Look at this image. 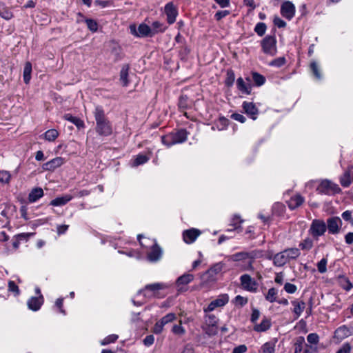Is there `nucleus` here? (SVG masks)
<instances>
[{
	"instance_id": "obj_21",
	"label": "nucleus",
	"mask_w": 353,
	"mask_h": 353,
	"mask_svg": "<svg viewBox=\"0 0 353 353\" xmlns=\"http://www.w3.org/2000/svg\"><path fill=\"white\" fill-rule=\"evenodd\" d=\"M246 80L248 83H245L243 78L239 77L236 80V86L239 91L242 93L250 94L252 90V86L250 84V79L249 78H246Z\"/></svg>"
},
{
	"instance_id": "obj_10",
	"label": "nucleus",
	"mask_w": 353,
	"mask_h": 353,
	"mask_svg": "<svg viewBox=\"0 0 353 353\" xmlns=\"http://www.w3.org/2000/svg\"><path fill=\"white\" fill-rule=\"evenodd\" d=\"M317 190L322 194H330L339 192L340 188L336 184L333 183L330 181L323 180L320 183Z\"/></svg>"
},
{
	"instance_id": "obj_17",
	"label": "nucleus",
	"mask_w": 353,
	"mask_h": 353,
	"mask_svg": "<svg viewBox=\"0 0 353 353\" xmlns=\"http://www.w3.org/2000/svg\"><path fill=\"white\" fill-rule=\"evenodd\" d=\"M201 234V231L198 229L192 228L185 230L183 233V238L186 243H192L195 241L197 237Z\"/></svg>"
},
{
	"instance_id": "obj_38",
	"label": "nucleus",
	"mask_w": 353,
	"mask_h": 353,
	"mask_svg": "<svg viewBox=\"0 0 353 353\" xmlns=\"http://www.w3.org/2000/svg\"><path fill=\"white\" fill-rule=\"evenodd\" d=\"M59 136V132L55 129H50L43 134L44 139L48 141H54Z\"/></svg>"
},
{
	"instance_id": "obj_48",
	"label": "nucleus",
	"mask_w": 353,
	"mask_h": 353,
	"mask_svg": "<svg viewBox=\"0 0 353 353\" xmlns=\"http://www.w3.org/2000/svg\"><path fill=\"white\" fill-rule=\"evenodd\" d=\"M189 106L188 97L186 95H181L179 100V107L181 109H187Z\"/></svg>"
},
{
	"instance_id": "obj_45",
	"label": "nucleus",
	"mask_w": 353,
	"mask_h": 353,
	"mask_svg": "<svg viewBox=\"0 0 353 353\" xmlns=\"http://www.w3.org/2000/svg\"><path fill=\"white\" fill-rule=\"evenodd\" d=\"M149 158L144 154H138L133 162V166H138L139 165L146 163Z\"/></svg>"
},
{
	"instance_id": "obj_8",
	"label": "nucleus",
	"mask_w": 353,
	"mask_h": 353,
	"mask_svg": "<svg viewBox=\"0 0 353 353\" xmlns=\"http://www.w3.org/2000/svg\"><path fill=\"white\" fill-rule=\"evenodd\" d=\"M130 33L137 37H152L150 27L145 23H141L138 28L134 24L130 26Z\"/></svg>"
},
{
	"instance_id": "obj_34",
	"label": "nucleus",
	"mask_w": 353,
	"mask_h": 353,
	"mask_svg": "<svg viewBox=\"0 0 353 353\" xmlns=\"http://www.w3.org/2000/svg\"><path fill=\"white\" fill-rule=\"evenodd\" d=\"M166 29V27L159 21H154L152 23L150 27V31L152 32V37L159 32H163Z\"/></svg>"
},
{
	"instance_id": "obj_22",
	"label": "nucleus",
	"mask_w": 353,
	"mask_h": 353,
	"mask_svg": "<svg viewBox=\"0 0 353 353\" xmlns=\"http://www.w3.org/2000/svg\"><path fill=\"white\" fill-rule=\"evenodd\" d=\"M43 302V297L42 295H40L39 297H31L28 301V308L33 311H37L40 309Z\"/></svg>"
},
{
	"instance_id": "obj_55",
	"label": "nucleus",
	"mask_w": 353,
	"mask_h": 353,
	"mask_svg": "<svg viewBox=\"0 0 353 353\" xmlns=\"http://www.w3.org/2000/svg\"><path fill=\"white\" fill-rule=\"evenodd\" d=\"M341 216L345 221H349L351 225H353V216L352 211L346 210L343 212L341 214Z\"/></svg>"
},
{
	"instance_id": "obj_20",
	"label": "nucleus",
	"mask_w": 353,
	"mask_h": 353,
	"mask_svg": "<svg viewBox=\"0 0 353 353\" xmlns=\"http://www.w3.org/2000/svg\"><path fill=\"white\" fill-rule=\"evenodd\" d=\"M242 107L245 112L248 115L250 116L252 119L255 120L256 119V116L259 114V110L254 103L252 102L244 101L243 103Z\"/></svg>"
},
{
	"instance_id": "obj_56",
	"label": "nucleus",
	"mask_w": 353,
	"mask_h": 353,
	"mask_svg": "<svg viewBox=\"0 0 353 353\" xmlns=\"http://www.w3.org/2000/svg\"><path fill=\"white\" fill-rule=\"evenodd\" d=\"M284 290L289 294H293L296 291L297 287L292 283H286L284 285Z\"/></svg>"
},
{
	"instance_id": "obj_13",
	"label": "nucleus",
	"mask_w": 353,
	"mask_h": 353,
	"mask_svg": "<svg viewBox=\"0 0 353 353\" xmlns=\"http://www.w3.org/2000/svg\"><path fill=\"white\" fill-rule=\"evenodd\" d=\"M194 275L189 273L184 274L179 276L176 281V285L178 287L177 291L179 292H185L187 289L184 287V285H186L192 282L194 280Z\"/></svg>"
},
{
	"instance_id": "obj_40",
	"label": "nucleus",
	"mask_w": 353,
	"mask_h": 353,
	"mask_svg": "<svg viewBox=\"0 0 353 353\" xmlns=\"http://www.w3.org/2000/svg\"><path fill=\"white\" fill-rule=\"evenodd\" d=\"M234 80H235L234 72H233L232 70H228L227 71L226 78L225 80V85L228 87H231L233 85Z\"/></svg>"
},
{
	"instance_id": "obj_3",
	"label": "nucleus",
	"mask_w": 353,
	"mask_h": 353,
	"mask_svg": "<svg viewBox=\"0 0 353 353\" xmlns=\"http://www.w3.org/2000/svg\"><path fill=\"white\" fill-rule=\"evenodd\" d=\"M225 263L219 262L214 264L210 269L201 276L202 285H210L217 280V275L223 270Z\"/></svg>"
},
{
	"instance_id": "obj_12",
	"label": "nucleus",
	"mask_w": 353,
	"mask_h": 353,
	"mask_svg": "<svg viewBox=\"0 0 353 353\" xmlns=\"http://www.w3.org/2000/svg\"><path fill=\"white\" fill-rule=\"evenodd\" d=\"M240 281L243 289L250 292H255L256 290V282L249 274L241 275Z\"/></svg>"
},
{
	"instance_id": "obj_60",
	"label": "nucleus",
	"mask_w": 353,
	"mask_h": 353,
	"mask_svg": "<svg viewBox=\"0 0 353 353\" xmlns=\"http://www.w3.org/2000/svg\"><path fill=\"white\" fill-rule=\"evenodd\" d=\"M172 332L176 334L182 335L185 333V329L181 325H174Z\"/></svg>"
},
{
	"instance_id": "obj_49",
	"label": "nucleus",
	"mask_w": 353,
	"mask_h": 353,
	"mask_svg": "<svg viewBox=\"0 0 353 353\" xmlns=\"http://www.w3.org/2000/svg\"><path fill=\"white\" fill-rule=\"evenodd\" d=\"M11 175L8 171H0V182L8 183L10 182Z\"/></svg>"
},
{
	"instance_id": "obj_37",
	"label": "nucleus",
	"mask_w": 353,
	"mask_h": 353,
	"mask_svg": "<svg viewBox=\"0 0 353 353\" xmlns=\"http://www.w3.org/2000/svg\"><path fill=\"white\" fill-rule=\"evenodd\" d=\"M32 64L30 62H26L23 69V81L28 84L31 79Z\"/></svg>"
},
{
	"instance_id": "obj_46",
	"label": "nucleus",
	"mask_w": 353,
	"mask_h": 353,
	"mask_svg": "<svg viewBox=\"0 0 353 353\" xmlns=\"http://www.w3.org/2000/svg\"><path fill=\"white\" fill-rule=\"evenodd\" d=\"M266 28L267 27L265 23L260 22L256 25L254 28V31L259 36L262 37L263 35L265 34Z\"/></svg>"
},
{
	"instance_id": "obj_62",
	"label": "nucleus",
	"mask_w": 353,
	"mask_h": 353,
	"mask_svg": "<svg viewBox=\"0 0 353 353\" xmlns=\"http://www.w3.org/2000/svg\"><path fill=\"white\" fill-rule=\"evenodd\" d=\"M235 303L241 306H243L248 303V299L240 295H238L235 297Z\"/></svg>"
},
{
	"instance_id": "obj_42",
	"label": "nucleus",
	"mask_w": 353,
	"mask_h": 353,
	"mask_svg": "<svg viewBox=\"0 0 353 353\" xmlns=\"http://www.w3.org/2000/svg\"><path fill=\"white\" fill-rule=\"evenodd\" d=\"M276 295L277 290L275 288H272L269 289L267 294L265 295V299L270 303H273L276 301Z\"/></svg>"
},
{
	"instance_id": "obj_2",
	"label": "nucleus",
	"mask_w": 353,
	"mask_h": 353,
	"mask_svg": "<svg viewBox=\"0 0 353 353\" xmlns=\"http://www.w3.org/2000/svg\"><path fill=\"white\" fill-rule=\"evenodd\" d=\"M262 256V251L253 250L252 252H240L235 253L230 256V259L234 262L245 261L248 259L247 265L244 267V270H253V262L256 258H259Z\"/></svg>"
},
{
	"instance_id": "obj_24",
	"label": "nucleus",
	"mask_w": 353,
	"mask_h": 353,
	"mask_svg": "<svg viewBox=\"0 0 353 353\" xmlns=\"http://www.w3.org/2000/svg\"><path fill=\"white\" fill-rule=\"evenodd\" d=\"M289 261L284 251H281L274 254V265L276 267H283Z\"/></svg>"
},
{
	"instance_id": "obj_61",
	"label": "nucleus",
	"mask_w": 353,
	"mask_h": 353,
	"mask_svg": "<svg viewBox=\"0 0 353 353\" xmlns=\"http://www.w3.org/2000/svg\"><path fill=\"white\" fill-rule=\"evenodd\" d=\"M260 316V312L259 310L254 308L252 309V312L251 315V321L256 324V321L259 319Z\"/></svg>"
},
{
	"instance_id": "obj_31",
	"label": "nucleus",
	"mask_w": 353,
	"mask_h": 353,
	"mask_svg": "<svg viewBox=\"0 0 353 353\" xmlns=\"http://www.w3.org/2000/svg\"><path fill=\"white\" fill-rule=\"evenodd\" d=\"M243 222V220L241 219L239 216L235 215L231 220L230 226L232 227L230 229H228V231H233L238 230V232L241 231V223Z\"/></svg>"
},
{
	"instance_id": "obj_30",
	"label": "nucleus",
	"mask_w": 353,
	"mask_h": 353,
	"mask_svg": "<svg viewBox=\"0 0 353 353\" xmlns=\"http://www.w3.org/2000/svg\"><path fill=\"white\" fill-rule=\"evenodd\" d=\"M63 117L65 120L74 123L79 129L83 128L85 127V124L83 120L78 117H73L70 114H65Z\"/></svg>"
},
{
	"instance_id": "obj_52",
	"label": "nucleus",
	"mask_w": 353,
	"mask_h": 353,
	"mask_svg": "<svg viewBox=\"0 0 353 353\" xmlns=\"http://www.w3.org/2000/svg\"><path fill=\"white\" fill-rule=\"evenodd\" d=\"M262 353H274V345L271 343H265L261 347Z\"/></svg>"
},
{
	"instance_id": "obj_63",
	"label": "nucleus",
	"mask_w": 353,
	"mask_h": 353,
	"mask_svg": "<svg viewBox=\"0 0 353 353\" xmlns=\"http://www.w3.org/2000/svg\"><path fill=\"white\" fill-rule=\"evenodd\" d=\"M231 117L237 121H239L242 123H245V121H246V119L245 117L243 115V114H238V113H234L232 114Z\"/></svg>"
},
{
	"instance_id": "obj_35",
	"label": "nucleus",
	"mask_w": 353,
	"mask_h": 353,
	"mask_svg": "<svg viewBox=\"0 0 353 353\" xmlns=\"http://www.w3.org/2000/svg\"><path fill=\"white\" fill-rule=\"evenodd\" d=\"M128 70L129 66L128 65H124L120 72V81L122 83L123 86H127L129 81L128 79Z\"/></svg>"
},
{
	"instance_id": "obj_26",
	"label": "nucleus",
	"mask_w": 353,
	"mask_h": 353,
	"mask_svg": "<svg viewBox=\"0 0 353 353\" xmlns=\"http://www.w3.org/2000/svg\"><path fill=\"white\" fill-rule=\"evenodd\" d=\"M271 321L269 319L264 317L261 323H256L254 330L258 332H265L270 328Z\"/></svg>"
},
{
	"instance_id": "obj_53",
	"label": "nucleus",
	"mask_w": 353,
	"mask_h": 353,
	"mask_svg": "<svg viewBox=\"0 0 353 353\" xmlns=\"http://www.w3.org/2000/svg\"><path fill=\"white\" fill-rule=\"evenodd\" d=\"M319 337L316 333H310L307 336V341L310 344L316 345L319 343Z\"/></svg>"
},
{
	"instance_id": "obj_36",
	"label": "nucleus",
	"mask_w": 353,
	"mask_h": 353,
	"mask_svg": "<svg viewBox=\"0 0 353 353\" xmlns=\"http://www.w3.org/2000/svg\"><path fill=\"white\" fill-rule=\"evenodd\" d=\"M0 16L7 20L13 16L11 10L3 3H0Z\"/></svg>"
},
{
	"instance_id": "obj_5",
	"label": "nucleus",
	"mask_w": 353,
	"mask_h": 353,
	"mask_svg": "<svg viewBox=\"0 0 353 353\" xmlns=\"http://www.w3.org/2000/svg\"><path fill=\"white\" fill-rule=\"evenodd\" d=\"M327 230L326 223L321 219H314L309 230L310 234L316 239L323 236Z\"/></svg>"
},
{
	"instance_id": "obj_47",
	"label": "nucleus",
	"mask_w": 353,
	"mask_h": 353,
	"mask_svg": "<svg viewBox=\"0 0 353 353\" xmlns=\"http://www.w3.org/2000/svg\"><path fill=\"white\" fill-rule=\"evenodd\" d=\"M310 69H311L314 76L317 79H321V74L320 73V70H319L318 64L315 61H313L310 63Z\"/></svg>"
},
{
	"instance_id": "obj_32",
	"label": "nucleus",
	"mask_w": 353,
	"mask_h": 353,
	"mask_svg": "<svg viewBox=\"0 0 353 353\" xmlns=\"http://www.w3.org/2000/svg\"><path fill=\"white\" fill-rule=\"evenodd\" d=\"M306 347V349L305 350V353H307L309 352L308 346L305 344V339L303 336H299L296 339L295 343H294V352L295 353H300L303 350V346Z\"/></svg>"
},
{
	"instance_id": "obj_16",
	"label": "nucleus",
	"mask_w": 353,
	"mask_h": 353,
	"mask_svg": "<svg viewBox=\"0 0 353 353\" xmlns=\"http://www.w3.org/2000/svg\"><path fill=\"white\" fill-rule=\"evenodd\" d=\"M165 13L167 16V21L169 24H172L175 22L176 16L178 14L176 7L172 2L167 3L165 6Z\"/></svg>"
},
{
	"instance_id": "obj_25",
	"label": "nucleus",
	"mask_w": 353,
	"mask_h": 353,
	"mask_svg": "<svg viewBox=\"0 0 353 353\" xmlns=\"http://www.w3.org/2000/svg\"><path fill=\"white\" fill-rule=\"evenodd\" d=\"M304 202V199L299 194L295 195L288 201V205L290 209L294 210L301 206Z\"/></svg>"
},
{
	"instance_id": "obj_54",
	"label": "nucleus",
	"mask_w": 353,
	"mask_h": 353,
	"mask_svg": "<svg viewBox=\"0 0 353 353\" xmlns=\"http://www.w3.org/2000/svg\"><path fill=\"white\" fill-rule=\"evenodd\" d=\"M118 339V336L116 335V334H111V335H109L108 336L105 337L102 341H101V345H108L110 343H114Z\"/></svg>"
},
{
	"instance_id": "obj_39",
	"label": "nucleus",
	"mask_w": 353,
	"mask_h": 353,
	"mask_svg": "<svg viewBox=\"0 0 353 353\" xmlns=\"http://www.w3.org/2000/svg\"><path fill=\"white\" fill-rule=\"evenodd\" d=\"M340 182L342 186L347 188L351 184V175L349 171H346L341 177Z\"/></svg>"
},
{
	"instance_id": "obj_4",
	"label": "nucleus",
	"mask_w": 353,
	"mask_h": 353,
	"mask_svg": "<svg viewBox=\"0 0 353 353\" xmlns=\"http://www.w3.org/2000/svg\"><path fill=\"white\" fill-rule=\"evenodd\" d=\"M188 139V132L181 129L175 132H171L161 137L162 143L168 147L185 142Z\"/></svg>"
},
{
	"instance_id": "obj_1",
	"label": "nucleus",
	"mask_w": 353,
	"mask_h": 353,
	"mask_svg": "<svg viewBox=\"0 0 353 353\" xmlns=\"http://www.w3.org/2000/svg\"><path fill=\"white\" fill-rule=\"evenodd\" d=\"M96 121L95 130L99 136L108 137L112 134L110 121L106 117L104 110L101 106H97L93 112Z\"/></svg>"
},
{
	"instance_id": "obj_59",
	"label": "nucleus",
	"mask_w": 353,
	"mask_h": 353,
	"mask_svg": "<svg viewBox=\"0 0 353 353\" xmlns=\"http://www.w3.org/2000/svg\"><path fill=\"white\" fill-rule=\"evenodd\" d=\"M228 14H230L229 10H221V11H218L215 14L214 18L216 20L220 21L221 19L224 18L225 17L228 16Z\"/></svg>"
},
{
	"instance_id": "obj_57",
	"label": "nucleus",
	"mask_w": 353,
	"mask_h": 353,
	"mask_svg": "<svg viewBox=\"0 0 353 353\" xmlns=\"http://www.w3.org/2000/svg\"><path fill=\"white\" fill-rule=\"evenodd\" d=\"M285 63V59L284 57H279L272 61L270 65L272 66L281 67Z\"/></svg>"
},
{
	"instance_id": "obj_15",
	"label": "nucleus",
	"mask_w": 353,
	"mask_h": 353,
	"mask_svg": "<svg viewBox=\"0 0 353 353\" xmlns=\"http://www.w3.org/2000/svg\"><path fill=\"white\" fill-rule=\"evenodd\" d=\"M352 334L353 330L348 326L343 325L336 329L334 333V339L341 341L350 336H352Z\"/></svg>"
},
{
	"instance_id": "obj_28",
	"label": "nucleus",
	"mask_w": 353,
	"mask_h": 353,
	"mask_svg": "<svg viewBox=\"0 0 353 353\" xmlns=\"http://www.w3.org/2000/svg\"><path fill=\"white\" fill-rule=\"evenodd\" d=\"M43 196V189L41 188H35L32 190L28 195V200L30 203L37 201L39 199Z\"/></svg>"
},
{
	"instance_id": "obj_33",
	"label": "nucleus",
	"mask_w": 353,
	"mask_h": 353,
	"mask_svg": "<svg viewBox=\"0 0 353 353\" xmlns=\"http://www.w3.org/2000/svg\"><path fill=\"white\" fill-rule=\"evenodd\" d=\"M292 304L294 306L293 312L296 314V318L299 317L305 309V303L302 301H292Z\"/></svg>"
},
{
	"instance_id": "obj_27",
	"label": "nucleus",
	"mask_w": 353,
	"mask_h": 353,
	"mask_svg": "<svg viewBox=\"0 0 353 353\" xmlns=\"http://www.w3.org/2000/svg\"><path fill=\"white\" fill-rule=\"evenodd\" d=\"M72 199V196L65 194L63 196L55 198L50 201V205L53 206H61L65 205Z\"/></svg>"
},
{
	"instance_id": "obj_23",
	"label": "nucleus",
	"mask_w": 353,
	"mask_h": 353,
	"mask_svg": "<svg viewBox=\"0 0 353 353\" xmlns=\"http://www.w3.org/2000/svg\"><path fill=\"white\" fill-rule=\"evenodd\" d=\"M167 288V285L162 283H156L146 285L142 291H150L154 296H157L159 292Z\"/></svg>"
},
{
	"instance_id": "obj_58",
	"label": "nucleus",
	"mask_w": 353,
	"mask_h": 353,
	"mask_svg": "<svg viewBox=\"0 0 353 353\" xmlns=\"http://www.w3.org/2000/svg\"><path fill=\"white\" fill-rule=\"evenodd\" d=\"M351 345L349 343H345L336 353H350Z\"/></svg>"
},
{
	"instance_id": "obj_14",
	"label": "nucleus",
	"mask_w": 353,
	"mask_h": 353,
	"mask_svg": "<svg viewBox=\"0 0 353 353\" xmlns=\"http://www.w3.org/2000/svg\"><path fill=\"white\" fill-rule=\"evenodd\" d=\"M163 255L161 248L154 241V245L151 247L150 250L147 254L148 259L151 262H157L159 261Z\"/></svg>"
},
{
	"instance_id": "obj_50",
	"label": "nucleus",
	"mask_w": 353,
	"mask_h": 353,
	"mask_svg": "<svg viewBox=\"0 0 353 353\" xmlns=\"http://www.w3.org/2000/svg\"><path fill=\"white\" fill-rule=\"evenodd\" d=\"M327 259L323 258L317 263L318 271L320 273H325L327 271Z\"/></svg>"
},
{
	"instance_id": "obj_41",
	"label": "nucleus",
	"mask_w": 353,
	"mask_h": 353,
	"mask_svg": "<svg viewBox=\"0 0 353 353\" xmlns=\"http://www.w3.org/2000/svg\"><path fill=\"white\" fill-rule=\"evenodd\" d=\"M252 79L257 86L263 85L265 81V78L257 72H252Z\"/></svg>"
},
{
	"instance_id": "obj_29",
	"label": "nucleus",
	"mask_w": 353,
	"mask_h": 353,
	"mask_svg": "<svg viewBox=\"0 0 353 353\" xmlns=\"http://www.w3.org/2000/svg\"><path fill=\"white\" fill-rule=\"evenodd\" d=\"M283 251L286 254V256L288 259L289 261H290L291 260H296L301 255V252L299 249L296 248H287L285 249Z\"/></svg>"
},
{
	"instance_id": "obj_19",
	"label": "nucleus",
	"mask_w": 353,
	"mask_h": 353,
	"mask_svg": "<svg viewBox=\"0 0 353 353\" xmlns=\"http://www.w3.org/2000/svg\"><path fill=\"white\" fill-rule=\"evenodd\" d=\"M228 302V296L227 295H223L220 296L219 299H216L212 301L207 307V308L204 309L205 312H211L214 310L217 307H221L225 305Z\"/></svg>"
},
{
	"instance_id": "obj_9",
	"label": "nucleus",
	"mask_w": 353,
	"mask_h": 353,
	"mask_svg": "<svg viewBox=\"0 0 353 353\" xmlns=\"http://www.w3.org/2000/svg\"><path fill=\"white\" fill-rule=\"evenodd\" d=\"M325 223L330 234H337L340 232L343 222L339 216H330Z\"/></svg>"
},
{
	"instance_id": "obj_7",
	"label": "nucleus",
	"mask_w": 353,
	"mask_h": 353,
	"mask_svg": "<svg viewBox=\"0 0 353 353\" xmlns=\"http://www.w3.org/2000/svg\"><path fill=\"white\" fill-rule=\"evenodd\" d=\"M276 40L274 36H266L261 42L263 51L265 54L274 55L276 52Z\"/></svg>"
},
{
	"instance_id": "obj_51",
	"label": "nucleus",
	"mask_w": 353,
	"mask_h": 353,
	"mask_svg": "<svg viewBox=\"0 0 353 353\" xmlns=\"http://www.w3.org/2000/svg\"><path fill=\"white\" fill-rule=\"evenodd\" d=\"M86 25L88 28V29L92 32H96L98 29V24L97 23L91 19H88L85 20Z\"/></svg>"
},
{
	"instance_id": "obj_44",
	"label": "nucleus",
	"mask_w": 353,
	"mask_h": 353,
	"mask_svg": "<svg viewBox=\"0 0 353 353\" xmlns=\"http://www.w3.org/2000/svg\"><path fill=\"white\" fill-rule=\"evenodd\" d=\"M176 319V315L174 313H169L164 316L163 318L159 321V322L164 326L168 323L172 322Z\"/></svg>"
},
{
	"instance_id": "obj_6",
	"label": "nucleus",
	"mask_w": 353,
	"mask_h": 353,
	"mask_svg": "<svg viewBox=\"0 0 353 353\" xmlns=\"http://www.w3.org/2000/svg\"><path fill=\"white\" fill-rule=\"evenodd\" d=\"M217 319L213 314L205 316L204 324L202 325L203 330L210 336L215 335L218 331Z\"/></svg>"
},
{
	"instance_id": "obj_11",
	"label": "nucleus",
	"mask_w": 353,
	"mask_h": 353,
	"mask_svg": "<svg viewBox=\"0 0 353 353\" xmlns=\"http://www.w3.org/2000/svg\"><path fill=\"white\" fill-rule=\"evenodd\" d=\"M281 14L285 19L290 20L295 14V6L289 1L283 3L281 6Z\"/></svg>"
},
{
	"instance_id": "obj_64",
	"label": "nucleus",
	"mask_w": 353,
	"mask_h": 353,
	"mask_svg": "<svg viewBox=\"0 0 353 353\" xmlns=\"http://www.w3.org/2000/svg\"><path fill=\"white\" fill-rule=\"evenodd\" d=\"M247 351V347L245 345H240L234 348L232 353H245Z\"/></svg>"
},
{
	"instance_id": "obj_43",
	"label": "nucleus",
	"mask_w": 353,
	"mask_h": 353,
	"mask_svg": "<svg viewBox=\"0 0 353 353\" xmlns=\"http://www.w3.org/2000/svg\"><path fill=\"white\" fill-rule=\"evenodd\" d=\"M313 246V241L311 239L307 238L299 243V247L303 250H310Z\"/></svg>"
},
{
	"instance_id": "obj_18",
	"label": "nucleus",
	"mask_w": 353,
	"mask_h": 353,
	"mask_svg": "<svg viewBox=\"0 0 353 353\" xmlns=\"http://www.w3.org/2000/svg\"><path fill=\"white\" fill-rule=\"evenodd\" d=\"M65 163V160L62 157H56L46 163H45L42 168L46 171H52L56 168L60 167Z\"/></svg>"
}]
</instances>
